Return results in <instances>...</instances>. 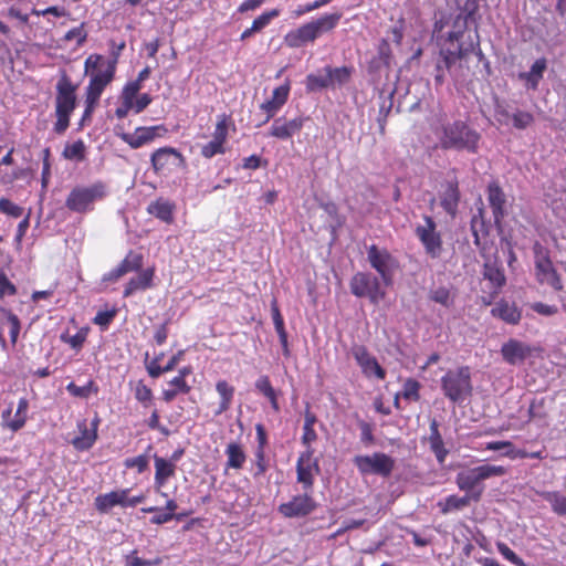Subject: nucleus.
I'll list each match as a JSON object with an SVG mask.
<instances>
[{
	"instance_id": "f257e3e1",
	"label": "nucleus",
	"mask_w": 566,
	"mask_h": 566,
	"mask_svg": "<svg viewBox=\"0 0 566 566\" xmlns=\"http://www.w3.org/2000/svg\"><path fill=\"white\" fill-rule=\"evenodd\" d=\"M342 13H325L317 19H313L296 29L289 31L284 35V43L292 49L302 48L308 43H314L322 34L333 31Z\"/></svg>"
},
{
	"instance_id": "f03ea898",
	"label": "nucleus",
	"mask_w": 566,
	"mask_h": 566,
	"mask_svg": "<svg viewBox=\"0 0 566 566\" xmlns=\"http://www.w3.org/2000/svg\"><path fill=\"white\" fill-rule=\"evenodd\" d=\"M440 146L444 149L475 153L480 135L462 120L442 123L434 128Z\"/></svg>"
},
{
	"instance_id": "7ed1b4c3",
	"label": "nucleus",
	"mask_w": 566,
	"mask_h": 566,
	"mask_svg": "<svg viewBox=\"0 0 566 566\" xmlns=\"http://www.w3.org/2000/svg\"><path fill=\"white\" fill-rule=\"evenodd\" d=\"M85 74L90 75L86 95L90 99L99 101L105 87L113 81L116 71V61L99 54H91L84 63Z\"/></svg>"
},
{
	"instance_id": "20e7f679",
	"label": "nucleus",
	"mask_w": 566,
	"mask_h": 566,
	"mask_svg": "<svg viewBox=\"0 0 566 566\" xmlns=\"http://www.w3.org/2000/svg\"><path fill=\"white\" fill-rule=\"evenodd\" d=\"M504 474H506V469L502 465L483 464L459 472L455 476V484L473 502H479L485 489L482 482L492 476Z\"/></svg>"
},
{
	"instance_id": "39448f33",
	"label": "nucleus",
	"mask_w": 566,
	"mask_h": 566,
	"mask_svg": "<svg viewBox=\"0 0 566 566\" xmlns=\"http://www.w3.org/2000/svg\"><path fill=\"white\" fill-rule=\"evenodd\" d=\"M107 186L103 181L74 187L66 200L65 207L75 213H86L94 209L96 202L107 196Z\"/></svg>"
},
{
	"instance_id": "423d86ee",
	"label": "nucleus",
	"mask_w": 566,
	"mask_h": 566,
	"mask_svg": "<svg viewBox=\"0 0 566 566\" xmlns=\"http://www.w3.org/2000/svg\"><path fill=\"white\" fill-rule=\"evenodd\" d=\"M444 396L454 403L463 402L472 394L471 371L467 366L448 370L441 377Z\"/></svg>"
},
{
	"instance_id": "0eeeda50",
	"label": "nucleus",
	"mask_w": 566,
	"mask_h": 566,
	"mask_svg": "<svg viewBox=\"0 0 566 566\" xmlns=\"http://www.w3.org/2000/svg\"><path fill=\"white\" fill-rule=\"evenodd\" d=\"M75 104V87L66 76H63L56 84L54 130L57 134H63L67 129Z\"/></svg>"
},
{
	"instance_id": "6e6552de",
	"label": "nucleus",
	"mask_w": 566,
	"mask_h": 566,
	"mask_svg": "<svg viewBox=\"0 0 566 566\" xmlns=\"http://www.w3.org/2000/svg\"><path fill=\"white\" fill-rule=\"evenodd\" d=\"M533 253L536 281L541 285H547L555 291L563 290V283L551 259L549 250L539 242H535Z\"/></svg>"
},
{
	"instance_id": "1a4fd4ad",
	"label": "nucleus",
	"mask_w": 566,
	"mask_h": 566,
	"mask_svg": "<svg viewBox=\"0 0 566 566\" xmlns=\"http://www.w3.org/2000/svg\"><path fill=\"white\" fill-rule=\"evenodd\" d=\"M353 461L361 475L376 474L386 478L395 468V460L382 452L356 455Z\"/></svg>"
},
{
	"instance_id": "9d476101",
	"label": "nucleus",
	"mask_w": 566,
	"mask_h": 566,
	"mask_svg": "<svg viewBox=\"0 0 566 566\" xmlns=\"http://www.w3.org/2000/svg\"><path fill=\"white\" fill-rule=\"evenodd\" d=\"M350 291L357 297H368L374 304H378L386 296L379 279L364 272H358L352 277Z\"/></svg>"
},
{
	"instance_id": "9b49d317",
	"label": "nucleus",
	"mask_w": 566,
	"mask_h": 566,
	"mask_svg": "<svg viewBox=\"0 0 566 566\" xmlns=\"http://www.w3.org/2000/svg\"><path fill=\"white\" fill-rule=\"evenodd\" d=\"M168 130L164 125L140 126L133 133H125L120 126L115 127L116 136L133 149L151 144L157 138L165 136Z\"/></svg>"
},
{
	"instance_id": "f8f14e48",
	"label": "nucleus",
	"mask_w": 566,
	"mask_h": 566,
	"mask_svg": "<svg viewBox=\"0 0 566 566\" xmlns=\"http://www.w3.org/2000/svg\"><path fill=\"white\" fill-rule=\"evenodd\" d=\"M422 221V223L416 226L415 233L423 245L426 253L433 259L439 258L442 252V238L437 230V223L430 216H423Z\"/></svg>"
},
{
	"instance_id": "ddd939ff",
	"label": "nucleus",
	"mask_w": 566,
	"mask_h": 566,
	"mask_svg": "<svg viewBox=\"0 0 566 566\" xmlns=\"http://www.w3.org/2000/svg\"><path fill=\"white\" fill-rule=\"evenodd\" d=\"M367 259L371 268L380 275L384 285H391L395 271L398 268L397 260L386 249H379L376 245L368 249Z\"/></svg>"
},
{
	"instance_id": "4468645a",
	"label": "nucleus",
	"mask_w": 566,
	"mask_h": 566,
	"mask_svg": "<svg viewBox=\"0 0 566 566\" xmlns=\"http://www.w3.org/2000/svg\"><path fill=\"white\" fill-rule=\"evenodd\" d=\"M150 161L158 175L171 174L185 165L184 156L172 147L158 148L151 154Z\"/></svg>"
},
{
	"instance_id": "2eb2a0df",
	"label": "nucleus",
	"mask_w": 566,
	"mask_h": 566,
	"mask_svg": "<svg viewBox=\"0 0 566 566\" xmlns=\"http://www.w3.org/2000/svg\"><path fill=\"white\" fill-rule=\"evenodd\" d=\"M539 348L516 338H510L501 346L503 360L511 366H522Z\"/></svg>"
},
{
	"instance_id": "dca6fc26",
	"label": "nucleus",
	"mask_w": 566,
	"mask_h": 566,
	"mask_svg": "<svg viewBox=\"0 0 566 566\" xmlns=\"http://www.w3.org/2000/svg\"><path fill=\"white\" fill-rule=\"evenodd\" d=\"M297 482L302 484L304 491L312 489L315 476L319 473V467L316 459L313 458V450L307 449L303 452L296 463Z\"/></svg>"
},
{
	"instance_id": "f3484780",
	"label": "nucleus",
	"mask_w": 566,
	"mask_h": 566,
	"mask_svg": "<svg viewBox=\"0 0 566 566\" xmlns=\"http://www.w3.org/2000/svg\"><path fill=\"white\" fill-rule=\"evenodd\" d=\"M316 509L314 499L305 491L304 494L295 495L291 501L279 506V512L285 517H303Z\"/></svg>"
},
{
	"instance_id": "a211bd4d",
	"label": "nucleus",
	"mask_w": 566,
	"mask_h": 566,
	"mask_svg": "<svg viewBox=\"0 0 566 566\" xmlns=\"http://www.w3.org/2000/svg\"><path fill=\"white\" fill-rule=\"evenodd\" d=\"M352 355L366 377H375L377 379H384L386 377V371L366 347L361 345L354 346L352 348Z\"/></svg>"
},
{
	"instance_id": "6ab92c4d",
	"label": "nucleus",
	"mask_w": 566,
	"mask_h": 566,
	"mask_svg": "<svg viewBox=\"0 0 566 566\" xmlns=\"http://www.w3.org/2000/svg\"><path fill=\"white\" fill-rule=\"evenodd\" d=\"M29 401L27 398H20L17 410L13 412L12 405H9L1 413L2 427L12 432L19 431L24 427L28 419Z\"/></svg>"
},
{
	"instance_id": "aec40b11",
	"label": "nucleus",
	"mask_w": 566,
	"mask_h": 566,
	"mask_svg": "<svg viewBox=\"0 0 566 566\" xmlns=\"http://www.w3.org/2000/svg\"><path fill=\"white\" fill-rule=\"evenodd\" d=\"M99 418L96 416L88 426L85 419L77 421L78 436L72 439L71 443L77 451L90 450L97 440Z\"/></svg>"
},
{
	"instance_id": "412c9836",
	"label": "nucleus",
	"mask_w": 566,
	"mask_h": 566,
	"mask_svg": "<svg viewBox=\"0 0 566 566\" xmlns=\"http://www.w3.org/2000/svg\"><path fill=\"white\" fill-rule=\"evenodd\" d=\"M304 122L305 118L301 116L292 119L277 117L270 127L269 136L277 139H290L303 128Z\"/></svg>"
},
{
	"instance_id": "4be33fe9",
	"label": "nucleus",
	"mask_w": 566,
	"mask_h": 566,
	"mask_svg": "<svg viewBox=\"0 0 566 566\" xmlns=\"http://www.w3.org/2000/svg\"><path fill=\"white\" fill-rule=\"evenodd\" d=\"M290 90L291 87L289 82L275 87L272 92L271 98L260 105V108L266 114L265 122L274 117L283 107L289 98Z\"/></svg>"
},
{
	"instance_id": "5701e85b",
	"label": "nucleus",
	"mask_w": 566,
	"mask_h": 566,
	"mask_svg": "<svg viewBox=\"0 0 566 566\" xmlns=\"http://www.w3.org/2000/svg\"><path fill=\"white\" fill-rule=\"evenodd\" d=\"M461 57V46L455 50L440 51V56L436 63L434 82L437 85H442L446 81V72L450 70L451 65Z\"/></svg>"
},
{
	"instance_id": "b1692460",
	"label": "nucleus",
	"mask_w": 566,
	"mask_h": 566,
	"mask_svg": "<svg viewBox=\"0 0 566 566\" xmlns=\"http://www.w3.org/2000/svg\"><path fill=\"white\" fill-rule=\"evenodd\" d=\"M488 199L493 211L495 223H500L505 216V195L496 184L488 187Z\"/></svg>"
},
{
	"instance_id": "393cba45",
	"label": "nucleus",
	"mask_w": 566,
	"mask_h": 566,
	"mask_svg": "<svg viewBox=\"0 0 566 566\" xmlns=\"http://www.w3.org/2000/svg\"><path fill=\"white\" fill-rule=\"evenodd\" d=\"M440 193V203L444 211L451 216H454L458 209L460 199L458 184L454 181H448L442 186Z\"/></svg>"
},
{
	"instance_id": "a878e982",
	"label": "nucleus",
	"mask_w": 566,
	"mask_h": 566,
	"mask_svg": "<svg viewBox=\"0 0 566 566\" xmlns=\"http://www.w3.org/2000/svg\"><path fill=\"white\" fill-rule=\"evenodd\" d=\"M155 270L149 268L142 271L137 276L132 277L124 290V296L128 297L137 291H144L153 285Z\"/></svg>"
},
{
	"instance_id": "bb28decb",
	"label": "nucleus",
	"mask_w": 566,
	"mask_h": 566,
	"mask_svg": "<svg viewBox=\"0 0 566 566\" xmlns=\"http://www.w3.org/2000/svg\"><path fill=\"white\" fill-rule=\"evenodd\" d=\"M176 464L160 457H155V486L157 490L165 486L167 481L175 475Z\"/></svg>"
},
{
	"instance_id": "cd10ccee",
	"label": "nucleus",
	"mask_w": 566,
	"mask_h": 566,
	"mask_svg": "<svg viewBox=\"0 0 566 566\" xmlns=\"http://www.w3.org/2000/svg\"><path fill=\"white\" fill-rule=\"evenodd\" d=\"M546 67V59L541 57L533 63L528 72L521 73L518 76L521 80L525 81L527 88L536 90L543 78Z\"/></svg>"
},
{
	"instance_id": "c85d7f7f",
	"label": "nucleus",
	"mask_w": 566,
	"mask_h": 566,
	"mask_svg": "<svg viewBox=\"0 0 566 566\" xmlns=\"http://www.w3.org/2000/svg\"><path fill=\"white\" fill-rule=\"evenodd\" d=\"M492 314L509 324H516L521 319V313L515 304L505 301L499 302L492 308Z\"/></svg>"
},
{
	"instance_id": "c756f323",
	"label": "nucleus",
	"mask_w": 566,
	"mask_h": 566,
	"mask_svg": "<svg viewBox=\"0 0 566 566\" xmlns=\"http://www.w3.org/2000/svg\"><path fill=\"white\" fill-rule=\"evenodd\" d=\"M190 370L187 367H184L179 370V375L172 378L168 386L177 387V390H164L163 398L165 401L170 402L175 399L178 394H187L190 390V387L186 382V376L189 375Z\"/></svg>"
},
{
	"instance_id": "7c9ffc66",
	"label": "nucleus",
	"mask_w": 566,
	"mask_h": 566,
	"mask_svg": "<svg viewBox=\"0 0 566 566\" xmlns=\"http://www.w3.org/2000/svg\"><path fill=\"white\" fill-rule=\"evenodd\" d=\"M430 432H431L430 437H429L430 448H431L432 452L434 453L438 462L440 464H442L446 461V458L448 455V450L444 448V443H443L442 437L439 432L438 423L436 420H433L430 423Z\"/></svg>"
},
{
	"instance_id": "2f4dec72",
	"label": "nucleus",
	"mask_w": 566,
	"mask_h": 566,
	"mask_svg": "<svg viewBox=\"0 0 566 566\" xmlns=\"http://www.w3.org/2000/svg\"><path fill=\"white\" fill-rule=\"evenodd\" d=\"M483 276L485 280L490 281L494 289V293H497L505 284V275L502 269L496 264V262H492L491 260H488L484 263Z\"/></svg>"
},
{
	"instance_id": "473e14b6",
	"label": "nucleus",
	"mask_w": 566,
	"mask_h": 566,
	"mask_svg": "<svg viewBox=\"0 0 566 566\" xmlns=\"http://www.w3.org/2000/svg\"><path fill=\"white\" fill-rule=\"evenodd\" d=\"M216 390L219 394L220 399H221L220 403H219V408L214 412L217 416H219V415L226 412L230 408V406L232 403L233 396H234V387L231 386L226 380H219L216 384Z\"/></svg>"
},
{
	"instance_id": "72a5a7b5",
	"label": "nucleus",
	"mask_w": 566,
	"mask_h": 566,
	"mask_svg": "<svg viewBox=\"0 0 566 566\" xmlns=\"http://www.w3.org/2000/svg\"><path fill=\"white\" fill-rule=\"evenodd\" d=\"M147 210L161 221L171 222L172 220L174 205L169 200L157 199L148 206Z\"/></svg>"
},
{
	"instance_id": "f704fd0d",
	"label": "nucleus",
	"mask_w": 566,
	"mask_h": 566,
	"mask_svg": "<svg viewBox=\"0 0 566 566\" xmlns=\"http://www.w3.org/2000/svg\"><path fill=\"white\" fill-rule=\"evenodd\" d=\"M228 460L227 467L232 469H241L245 462V453L241 447V444L237 442H231L227 446L224 451Z\"/></svg>"
},
{
	"instance_id": "c9c22d12",
	"label": "nucleus",
	"mask_w": 566,
	"mask_h": 566,
	"mask_svg": "<svg viewBox=\"0 0 566 566\" xmlns=\"http://www.w3.org/2000/svg\"><path fill=\"white\" fill-rule=\"evenodd\" d=\"M471 502H473V500L467 494L463 496L452 494L446 497L443 501L438 502V506L443 514H448L452 511L467 507Z\"/></svg>"
},
{
	"instance_id": "e433bc0d",
	"label": "nucleus",
	"mask_w": 566,
	"mask_h": 566,
	"mask_svg": "<svg viewBox=\"0 0 566 566\" xmlns=\"http://www.w3.org/2000/svg\"><path fill=\"white\" fill-rule=\"evenodd\" d=\"M485 450L490 451H504V455L510 459L516 458H525L528 454L523 450H517L514 448L513 443L510 441H491L485 444Z\"/></svg>"
},
{
	"instance_id": "4c0bfd02",
	"label": "nucleus",
	"mask_w": 566,
	"mask_h": 566,
	"mask_svg": "<svg viewBox=\"0 0 566 566\" xmlns=\"http://www.w3.org/2000/svg\"><path fill=\"white\" fill-rule=\"evenodd\" d=\"M539 495L547 501L554 513L566 516V496L556 491H543Z\"/></svg>"
},
{
	"instance_id": "58836bf2",
	"label": "nucleus",
	"mask_w": 566,
	"mask_h": 566,
	"mask_svg": "<svg viewBox=\"0 0 566 566\" xmlns=\"http://www.w3.org/2000/svg\"><path fill=\"white\" fill-rule=\"evenodd\" d=\"M429 298L447 308L451 307L454 303V294L447 286L431 289Z\"/></svg>"
},
{
	"instance_id": "ea45409f",
	"label": "nucleus",
	"mask_w": 566,
	"mask_h": 566,
	"mask_svg": "<svg viewBox=\"0 0 566 566\" xmlns=\"http://www.w3.org/2000/svg\"><path fill=\"white\" fill-rule=\"evenodd\" d=\"M115 506H118V500L115 491L99 494L95 499V507L99 513H108Z\"/></svg>"
},
{
	"instance_id": "a19ab883",
	"label": "nucleus",
	"mask_w": 566,
	"mask_h": 566,
	"mask_svg": "<svg viewBox=\"0 0 566 566\" xmlns=\"http://www.w3.org/2000/svg\"><path fill=\"white\" fill-rule=\"evenodd\" d=\"M85 144L78 139L70 145H66L63 150V157L69 160L82 161L85 158Z\"/></svg>"
},
{
	"instance_id": "79ce46f5",
	"label": "nucleus",
	"mask_w": 566,
	"mask_h": 566,
	"mask_svg": "<svg viewBox=\"0 0 566 566\" xmlns=\"http://www.w3.org/2000/svg\"><path fill=\"white\" fill-rule=\"evenodd\" d=\"M328 74L331 86L343 85L348 82L350 77V70L346 66L332 69L329 66L324 69Z\"/></svg>"
},
{
	"instance_id": "37998d69",
	"label": "nucleus",
	"mask_w": 566,
	"mask_h": 566,
	"mask_svg": "<svg viewBox=\"0 0 566 566\" xmlns=\"http://www.w3.org/2000/svg\"><path fill=\"white\" fill-rule=\"evenodd\" d=\"M142 263L143 258L140 254L129 252L126 258L117 265L118 272L125 275L126 273L137 271L142 268Z\"/></svg>"
},
{
	"instance_id": "c03bdc74",
	"label": "nucleus",
	"mask_w": 566,
	"mask_h": 566,
	"mask_svg": "<svg viewBox=\"0 0 566 566\" xmlns=\"http://www.w3.org/2000/svg\"><path fill=\"white\" fill-rule=\"evenodd\" d=\"M228 129H229L228 116L226 114L219 115L213 134H212V139L224 146L227 138H228Z\"/></svg>"
},
{
	"instance_id": "a18cd8bd",
	"label": "nucleus",
	"mask_w": 566,
	"mask_h": 566,
	"mask_svg": "<svg viewBox=\"0 0 566 566\" xmlns=\"http://www.w3.org/2000/svg\"><path fill=\"white\" fill-rule=\"evenodd\" d=\"M66 390L74 397L87 398L91 394H97L98 388L93 380H90L85 386H77L74 382H70L66 386Z\"/></svg>"
},
{
	"instance_id": "49530a36",
	"label": "nucleus",
	"mask_w": 566,
	"mask_h": 566,
	"mask_svg": "<svg viewBox=\"0 0 566 566\" xmlns=\"http://www.w3.org/2000/svg\"><path fill=\"white\" fill-rule=\"evenodd\" d=\"M87 337V329L81 328L76 334H62L61 340L69 344L73 349L80 350Z\"/></svg>"
},
{
	"instance_id": "de8ad7c7",
	"label": "nucleus",
	"mask_w": 566,
	"mask_h": 566,
	"mask_svg": "<svg viewBox=\"0 0 566 566\" xmlns=\"http://www.w3.org/2000/svg\"><path fill=\"white\" fill-rule=\"evenodd\" d=\"M331 82L328 80L327 72L324 71V74H310L306 77V88L308 91H316L324 87H329Z\"/></svg>"
},
{
	"instance_id": "09e8293b",
	"label": "nucleus",
	"mask_w": 566,
	"mask_h": 566,
	"mask_svg": "<svg viewBox=\"0 0 566 566\" xmlns=\"http://www.w3.org/2000/svg\"><path fill=\"white\" fill-rule=\"evenodd\" d=\"M279 9H272L270 11L263 12L252 22V30L260 32L261 30L266 28L274 18L279 17Z\"/></svg>"
},
{
	"instance_id": "8fccbe9b",
	"label": "nucleus",
	"mask_w": 566,
	"mask_h": 566,
	"mask_svg": "<svg viewBox=\"0 0 566 566\" xmlns=\"http://www.w3.org/2000/svg\"><path fill=\"white\" fill-rule=\"evenodd\" d=\"M419 389L420 384L417 380L409 378L405 381L400 395L407 400L417 401L420 398Z\"/></svg>"
},
{
	"instance_id": "3c124183",
	"label": "nucleus",
	"mask_w": 566,
	"mask_h": 566,
	"mask_svg": "<svg viewBox=\"0 0 566 566\" xmlns=\"http://www.w3.org/2000/svg\"><path fill=\"white\" fill-rule=\"evenodd\" d=\"M200 153L202 157L210 159L217 155H222L226 153V147L220 143L211 139L209 143L201 146Z\"/></svg>"
},
{
	"instance_id": "603ef678",
	"label": "nucleus",
	"mask_w": 566,
	"mask_h": 566,
	"mask_svg": "<svg viewBox=\"0 0 566 566\" xmlns=\"http://www.w3.org/2000/svg\"><path fill=\"white\" fill-rule=\"evenodd\" d=\"M135 398L142 402L144 407H148L153 400V391L143 381H138L135 386Z\"/></svg>"
},
{
	"instance_id": "864d4df0",
	"label": "nucleus",
	"mask_w": 566,
	"mask_h": 566,
	"mask_svg": "<svg viewBox=\"0 0 566 566\" xmlns=\"http://www.w3.org/2000/svg\"><path fill=\"white\" fill-rule=\"evenodd\" d=\"M499 553L510 563L515 566H526L524 560L518 557L505 543L499 542L496 544Z\"/></svg>"
},
{
	"instance_id": "5fc2aeb1",
	"label": "nucleus",
	"mask_w": 566,
	"mask_h": 566,
	"mask_svg": "<svg viewBox=\"0 0 566 566\" xmlns=\"http://www.w3.org/2000/svg\"><path fill=\"white\" fill-rule=\"evenodd\" d=\"M0 212L13 218H19L23 213V208L7 198H0Z\"/></svg>"
},
{
	"instance_id": "6e6d98bb",
	"label": "nucleus",
	"mask_w": 566,
	"mask_h": 566,
	"mask_svg": "<svg viewBox=\"0 0 566 566\" xmlns=\"http://www.w3.org/2000/svg\"><path fill=\"white\" fill-rule=\"evenodd\" d=\"M87 38V32L84 29V24L82 23L78 27H75L66 32L64 39L66 41H75L77 45H81L85 42Z\"/></svg>"
},
{
	"instance_id": "4d7b16f0",
	"label": "nucleus",
	"mask_w": 566,
	"mask_h": 566,
	"mask_svg": "<svg viewBox=\"0 0 566 566\" xmlns=\"http://www.w3.org/2000/svg\"><path fill=\"white\" fill-rule=\"evenodd\" d=\"M160 563H161L160 558H156L154 560H147V559L139 558L136 555L135 551L126 556V564L128 566H157Z\"/></svg>"
},
{
	"instance_id": "13d9d810",
	"label": "nucleus",
	"mask_w": 566,
	"mask_h": 566,
	"mask_svg": "<svg viewBox=\"0 0 566 566\" xmlns=\"http://www.w3.org/2000/svg\"><path fill=\"white\" fill-rule=\"evenodd\" d=\"M17 293V287L7 277V275L0 272V298L4 296H12Z\"/></svg>"
},
{
	"instance_id": "bf43d9fd",
	"label": "nucleus",
	"mask_w": 566,
	"mask_h": 566,
	"mask_svg": "<svg viewBox=\"0 0 566 566\" xmlns=\"http://www.w3.org/2000/svg\"><path fill=\"white\" fill-rule=\"evenodd\" d=\"M533 122V116L527 112L518 111L513 115V125L518 129H524Z\"/></svg>"
},
{
	"instance_id": "052dcab7",
	"label": "nucleus",
	"mask_w": 566,
	"mask_h": 566,
	"mask_svg": "<svg viewBox=\"0 0 566 566\" xmlns=\"http://www.w3.org/2000/svg\"><path fill=\"white\" fill-rule=\"evenodd\" d=\"M140 88L142 85L139 84V81L129 82L125 85L122 92V99L133 102L136 98Z\"/></svg>"
},
{
	"instance_id": "680f3d73",
	"label": "nucleus",
	"mask_w": 566,
	"mask_h": 566,
	"mask_svg": "<svg viewBox=\"0 0 566 566\" xmlns=\"http://www.w3.org/2000/svg\"><path fill=\"white\" fill-rule=\"evenodd\" d=\"M148 465V460L145 455H138L134 458H128L125 460L126 468L136 469L138 473H142L146 470Z\"/></svg>"
},
{
	"instance_id": "e2e57ef3",
	"label": "nucleus",
	"mask_w": 566,
	"mask_h": 566,
	"mask_svg": "<svg viewBox=\"0 0 566 566\" xmlns=\"http://www.w3.org/2000/svg\"><path fill=\"white\" fill-rule=\"evenodd\" d=\"M7 319L10 325V338L11 342L14 344L18 339L19 333H20V321L17 315H14L11 312H7Z\"/></svg>"
},
{
	"instance_id": "0e129e2a",
	"label": "nucleus",
	"mask_w": 566,
	"mask_h": 566,
	"mask_svg": "<svg viewBox=\"0 0 566 566\" xmlns=\"http://www.w3.org/2000/svg\"><path fill=\"white\" fill-rule=\"evenodd\" d=\"M115 314H116V312H115V311H99V312L95 315V317H94L93 322H94L96 325H98V326H101V327L106 328V327L111 324V322L113 321V318L115 317Z\"/></svg>"
},
{
	"instance_id": "69168bd1",
	"label": "nucleus",
	"mask_w": 566,
	"mask_h": 566,
	"mask_svg": "<svg viewBox=\"0 0 566 566\" xmlns=\"http://www.w3.org/2000/svg\"><path fill=\"white\" fill-rule=\"evenodd\" d=\"M360 429V441L366 446L369 447L374 443V434H373V428L368 422L361 421L359 423Z\"/></svg>"
},
{
	"instance_id": "338daca9",
	"label": "nucleus",
	"mask_w": 566,
	"mask_h": 566,
	"mask_svg": "<svg viewBox=\"0 0 566 566\" xmlns=\"http://www.w3.org/2000/svg\"><path fill=\"white\" fill-rule=\"evenodd\" d=\"M532 310L543 316H553L558 312L557 306L536 302L532 304Z\"/></svg>"
},
{
	"instance_id": "774afa93",
	"label": "nucleus",
	"mask_w": 566,
	"mask_h": 566,
	"mask_svg": "<svg viewBox=\"0 0 566 566\" xmlns=\"http://www.w3.org/2000/svg\"><path fill=\"white\" fill-rule=\"evenodd\" d=\"M255 388L265 397H271L275 392L268 376H261L255 381Z\"/></svg>"
}]
</instances>
